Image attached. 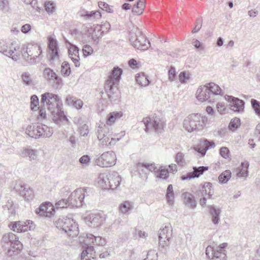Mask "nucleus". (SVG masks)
<instances>
[{"label": "nucleus", "mask_w": 260, "mask_h": 260, "mask_svg": "<svg viewBox=\"0 0 260 260\" xmlns=\"http://www.w3.org/2000/svg\"><path fill=\"white\" fill-rule=\"evenodd\" d=\"M41 105L50 112V117L56 124L69 123L70 121L59 105V99H41Z\"/></svg>", "instance_id": "obj_1"}, {"label": "nucleus", "mask_w": 260, "mask_h": 260, "mask_svg": "<svg viewBox=\"0 0 260 260\" xmlns=\"http://www.w3.org/2000/svg\"><path fill=\"white\" fill-rule=\"evenodd\" d=\"M122 74V70L118 67H115L112 70L111 73L108 76L106 81L105 89L109 98L118 90L121 76Z\"/></svg>", "instance_id": "obj_2"}, {"label": "nucleus", "mask_w": 260, "mask_h": 260, "mask_svg": "<svg viewBox=\"0 0 260 260\" xmlns=\"http://www.w3.org/2000/svg\"><path fill=\"white\" fill-rule=\"evenodd\" d=\"M56 228L63 231L69 237H75L79 234L77 223L69 216H62L55 221Z\"/></svg>", "instance_id": "obj_3"}, {"label": "nucleus", "mask_w": 260, "mask_h": 260, "mask_svg": "<svg viewBox=\"0 0 260 260\" xmlns=\"http://www.w3.org/2000/svg\"><path fill=\"white\" fill-rule=\"evenodd\" d=\"M208 120L206 116H201L199 114H192L185 118L183 121V127L188 132L200 131L203 128Z\"/></svg>", "instance_id": "obj_4"}, {"label": "nucleus", "mask_w": 260, "mask_h": 260, "mask_svg": "<svg viewBox=\"0 0 260 260\" xmlns=\"http://www.w3.org/2000/svg\"><path fill=\"white\" fill-rule=\"evenodd\" d=\"M121 177L116 172L101 174L99 184L104 189H115L120 185Z\"/></svg>", "instance_id": "obj_5"}, {"label": "nucleus", "mask_w": 260, "mask_h": 260, "mask_svg": "<svg viewBox=\"0 0 260 260\" xmlns=\"http://www.w3.org/2000/svg\"><path fill=\"white\" fill-rule=\"evenodd\" d=\"M25 133L29 137L35 139L41 137L49 138L53 133V128L45 124L38 123L34 125H29L26 128Z\"/></svg>", "instance_id": "obj_6"}, {"label": "nucleus", "mask_w": 260, "mask_h": 260, "mask_svg": "<svg viewBox=\"0 0 260 260\" xmlns=\"http://www.w3.org/2000/svg\"><path fill=\"white\" fill-rule=\"evenodd\" d=\"M142 122L145 125V131L148 132L150 130H153L157 133H161L164 132L165 122L162 118L158 116L145 117L143 119Z\"/></svg>", "instance_id": "obj_7"}, {"label": "nucleus", "mask_w": 260, "mask_h": 260, "mask_svg": "<svg viewBox=\"0 0 260 260\" xmlns=\"http://www.w3.org/2000/svg\"><path fill=\"white\" fill-rule=\"evenodd\" d=\"M172 236V229L170 223L166 224L164 227L160 229L158 234L159 248L162 252H166L169 249V242Z\"/></svg>", "instance_id": "obj_8"}, {"label": "nucleus", "mask_w": 260, "mask_h": 260, "mask_svg": "<svg viewBox=\"0 0 260 260\" xmlns=\"http://www.w3.org/2000/svg\"><path fill=\"white\" fill-rule=\"evenodd\" d=\"M19 48V46L15 42L6 43L4 41H0V52L8 57H11L15 61L17 60L20 55L18 50Z\"/></svg>", "instance_id": "obj_9"}, {"label": "nucleus", "mask_w": 260, "mask_h": 260, "mask_svg": "<svg viewBox=\"0 0 260 260\" xmlns=\"http://www.w3.org/2000/svg\"><path fill=\"white\" fill-rule=\"evenodd\" d=\"M97 137L102 146L113 145L119 139L116 140L111 137V133L106 124L100 125L96 129Z\"/></svg>", "instance_id": "obj_10"}, {"label": "nucleus", "mask_w": 260, "mask_h": 260, "mask_svg": "<svg viewBox=\"0 0 260 260\" xmlns=\"http://www.w3.org/2000/svg\"><path fill=\"white\" fill-rule=\"evenodd\" d=\"M227 243H223L216 247L209 246L206 248V254L209 258L212 260H226V251Z\"/></svg>", "instance_id": "obj_11"}, {"label": "nucleus", "mask_w": 260, "mask_h": 260, "mask_svg": "<svg viewBox=\"0 0 260 260\" xmlns=\"http://www.w3.org/2000/svg\"><path fill=\"white\" fill-rule=\"evenodd\" d=\"M116 161V155L112 151L104 152L96 159L95 163L101 167H109L114 165Z\"/></svg>", "instance_id": "obj_12"}, {"label": "nucleus", "mask_w": 260, "mask_h": 260, "mask_svg": "<svg viewBox=\"0 0 260 260\" xmlns=\"http://www.w3.org/2000/svg\"><path fill=\"white\" fill-rule=\"evenodd\" d=\"M85 188H79L73 191L70 197L69 200L72 206L81 207L83 205V200L85 197V192L86 191Z\"/></svg>", "instance_id": "obj_13"}, {"label": "nucleus", "mask_w": 260, "mask_h": 260, "mask_svg": "<svg viewBox=\"0 0 260 260\" xmlns=\"http://www.w3.org/2000/svg\"><path fill=\"white\" fill-rule=\"evenodd\" d=\"M41 47L38 44H28L27 46L23 45L21 53L23 57H28L32 56L39 57L42 54Z\"/></svg>", "instance_id": "obj_14"}, {"label": "nucleus", "mask_w": 260, "mask_h": 260, "mask_svg": "<svg viewBox=\"0 0 260 260\" xmlns=\"http://www.w3.org/2000/svg\"><path fill=\"white\" fill-rule=\"evenodd\" d=\"M12 227V229L17 233H22L27 231L28 230H31L34 229L35 224L32 221L29 220L26 221H18L12 222L9 225Z\"/></svg>", "instance_id": "obj_15"}, {"label": "nucleus", "mask_w": 260, "mask_h": 260, "mask_svg": "<svg viewBox=\"0 0 260 260\" xmlns=\"http://www.w3.org/2000/svg\"><path fill=\"white\" fill-rule=\"evenodd\" d=\"M130 41L135 48L141 50H146L150 46L149 41L141 33H140L139 36H137L135 39L131 38Z\"/></svg>", "instance_id": "obj_16"}, {"label": "nucleus", "mask_w": 260, "mask_h": 260, "mask_svg": "<svg viewBox=\"0 0 260 260\" xmlns=\"http://www.w3.org/2000/svg\"><path fill=\"white\" fill-rule=\"evenodd\" d=\"M2 242L10 244L14 250H20L22 248V244L18 241V238L13 233H8L4 235Z\"/></svg>", "instance_id": "obj_17"}, {"label": "nucleus", "mask_w": 260, "mask_h": 260, "mask_svg": "<svg viewBox=\"0 0 260 260\" xmlns=\"http://www.w3.org/2000/svg\"><path fill=\"white\" fill-rule=\"evenodd\" d=\"M30 108L31 110L37 111L38 110L40 109L39 114L38 115L37 119L39 122H43L47 119V115L45 110V108H44L43 106L40 105L39 101V99H30Z\"/></svg>", "instance_id": "obj_18"}, {"label": "nucleus", "mask_w": 260, "mask_h": 260, "mask_svg": "<svg viewBox=\"0 0 260 260\" xmlns=\"http://www.w3.org/2000/svg\"><path fill=\"white\" fill-rule=\"evenodd\" d=\"M48 47L50 61L52 62L54 60L59 59L58 47L56 40L52 38H49Z\"/></svg>", "instance_id": "obj_19"}, {"label": "nucleus", "mask_w": 260, "mask_h": 260, "mask_svg": "<svg viewBox=\"0 0 260 260\" xmlns=\"http://www.w3.org/2000/svg\"><path fill=\"white\" fill-rule=\"evenodd\" d=\"M55 212V207L50 202H46L42 204L36 210V213L41 216L50 217L53 215Z\"/></svg>", "instance_id": "obj_20"}, {"label": "nucleus", "mask_w": 260, "mask_h": 260, "mask_svg": "<svg viewBox=\"0 0 260 260\" xmlns=\"http://www.w3.org/2000/svg\"><path fill=\"white\" fill-rule=\"evenodd\" d=\"M86 218L88 222V224L93 227L101 225L105 220L104 215L101 213L90 214Z\"/></svg>", "instance_id": "obj_21"}, {"label": "nucleus", "mask_w": 260, "mask_h": 260, "mask_svg": "<svg viewBox=\"0 0 260 260\" xmlns=\"http://www.w3.org/2000/svg\"><path fill=\"white\" fill-rule=\"evenodd\" d=\"M89 243H87L84 241V244L82 245L83 248L81 253V259L85 258V260H94L95 252L94 251V248L92 246H89Z\"/></svg>", "instance_id": "obj_22"}, {"label": "nucleus", "mask_w": 260, "mask_h": 260, "mask_svg": "<svg viewBox=\"0 0 260 260\" xmlns=\"http://www.w3.org/2000/svg\"><path fill=\"white\" fill-rule=\"evenodd\" d=\"M209 91H210V96H220L223 98H235L232 95H228L224 94L223 90L217 84L214 82H209L207 83Z\"/></svg>", "instance_id": "obj_23"}, {"label": "nucleus", "mask_w": 260, "mask_h": 260, "mask_svg": "<svg viewBox=\"0 0 260 260\" xmlns=\"http://www.w3.org/2000/svg\"><path fill=\"white\" fill-rule=\"evenodd\" d=\"M215 146V144L213 142H210L207 139H204L200 141V144L196 147H194L193 149L198 153L201 154L202 156L206 154V151Z\"/></svg>", "instance_id": "obj_24"}, {"label": "nucleus", "mask_w": 260, "mask_h": 260, "mask_svg": "<svg viewBox=\"0 0 260 260\" xmlns=\"http://www.w3.org/2000/svg\"><path fill=\"white\" fill-rule=\"evenodd\" d=\"M230 109L234 112H241L244 108V102L240 99H228Z\"/></svg>", "instance_id": "obj_25"}, {"label": "nucleus", "mask_w": 260, "mask_h": 260, "mask_svg": "<svg viewBox=\"0 0 260 260\" xmlns=\"http://www.w3.org/2000/svg\"><path fill=\"white\" fill-rule=\"evenodd\" d=\"M208 167L201 166L199 167H194L193 171L192 173H188L186 176L182 177V180L191 179L194 178H198L202 175L205 171L208 170Z\"/></svg>", "instance_id": "obj_26"}, {"label": "nucleus", "mask_w": 260, "mask_h": 260, "mask_svg": "<svg viewBox=\"0 0 260 260\" xmlns=\"http://www.w3.org/2000/svg\"><path fill=\"white\" fill-rule=\"evenodd\" d=\"M69 56L74 63L76 67L80 66L79 48L74 45H71L68 50Z\"/></svg>", "instance_id": "obj_27"}, {"label": "nucleus", "mask_w": 260, "mask_h": 260, "mask_svg": "<svg viewBox=\"0 0 260 260\" xmlns=\"http://www.w3.org/2000/svg\"><path fill=\"white\" fill-rule=\"evenodd\" d=\"M78 14L80 16L83 17L86 20L98 19L101 17V14L99 11H88L84 9H81L78 12Z\"/></svg>", "instance_id": "obj_28"}, {"label": "nucleus", "mask_w": 260, "mask_h": 260, "mask_svg": "<svg viewBox=\"0 0 260 260\" xmlns=\"http://www.w3.org/2000/svg\"><path fill=\"white\" fill-rule=\"evenodd\" d=\"M89 37H91L92 40L98 44L100 38L103 36L104 31L102 30L100 27L96 26L94 28H90L88 30Z\"/></svg>", "instance_id": "obj_29"}, {"label": "nucleus", "mask_w": 260, "mask_h": 260, "mask_svg": "<svg viewBox=\"0 0 260 260\" xmlns=\"http://www.w3.org/2000/svg\"><path fill=\"white\" fill-rule=\"evenodd\" d=\"M209 214L211 216V220L214 224H218L220 221V215L221 210L219 208H216L213 205L208 206Z\"/></svg>", "instance_id": "obj_30"}, {"label": "nucleus", "mask_w": 260, "mask_h": 260, "mask_svg": "<svg viewBox=\"0 0 260 260\" xmlns=\"http://www.w3.org/2000/svg\"><path fill=\"white\" fill-rule=\"evenodd\" d=\"M18 190L24 197L25 200L28 202H30L34 198V192L30 187L27 188L25 185H21L20 188L18 189Z\"/></svg>", "instance_id": "obj_31"}, {"label": "nucleus", "mask_w": 260, "mask_h": 260, "mask_svg": "<svg viewBox=\"0 0 260 260\" xmlns=\"http://www.w3.org/2000/svg\"><path fill=\"white\" fill-rule=\"evenodd\" d=\"M182 197L186 206L192 208L196 207L197 202L193 194L188 192H185L182 193Z\"/></svg>", "instance_id": "obj_32"}, {"label": "nucleus", "mask_w": 260, "mask_h": 260, "mask_svg": "<svg viewBox=\"0 0 260 260\" xmlns=\"http://www.w3.org/2000/svg\"><path fill=\"white\" fill-rule=\"evenodd\" d=\"M44 74L50 80H54L56 81V85L58 86L62 83V79L58 76L51 69L46 68L44 70Z\"/></svg>", "instance_id": "obj_33"}, {"label": "nucleus", "mask_w": 260, "mask_h": 260, "mask_svg": "<svg viewBox=\"0 0 260 260\" xmlns=\"http://www.w3.org/2000/svg\"><path fill=\"white\" fill-rule=\"evenodd\" d=\"M37 151L31 148H23L20 155L23 157H28L30 161L36 160L37 158Z\"/></svg>", "instance_id": "obj_34"}, {"label": "nucleus", "mask_w": 260, "mask_h": 260, "mask_svg": "<svg viewBox=\"0 0 260 260\" xmlns=\"http://www.w3.org/2000/svg\"><path fill=\"white\" fill-rule=\"evenodd\" d=\"M85 242L89 243L95 244L98 245L105 244V240L101 237H95L92 234H87L85 238Z\"/></svg>", "instance_id": "obj_35"}, {"label": "nucleus", "mask_w": 260, "mask_h": 260, "mask_svg": "<svg viewBox=\"0 0 260 260\" xmlns=\"http://www.w3.org/2000/svg\"><path fill=\"white\" fill-rule=\"evenodd\" d=\"M207 83L204 85H200L196 93V98H210Z\"/></svg>", "instance_id": "obj_36"}, {"label": "nucleus", "mask_w": 260, "mask_h": 260, "mask_svg": "<svg viewBox=\"0 0 260 260\" xmlns=\"http://www.w3.org/2000/svg\"><path fill=\"white\" fill-rule=\"evenodd\" d=\"M146 0H138L132 9V12L137 15L143 13L145 8Z\"/></svg>", "instance_id": "obj_37"}, {"label": "nucleus", "mask_w": 260, "mask_h": 260, "mask_svg": "<svg viewBox=\"0 0 260 260\" xmlns=\"http://www.w3.org/2000/svg\"><path fill=\"white\" fill-rule=\"evenodd\" d=\"M122 116L121 112H113L107 116L106 124L109 125L113 124L117 120Z\"/></svg>", "instance_id": "obj_38"}, {"label": "nucleus", "mask_w": 260, "mask_h": 260, "mask_svg": "<svg viewBox=\"0 0 260 260\" xmlns=\"http://www.w3.org/2000/svg\"><path fill=\"white\" fill-rule=\"evenodd\" d=\"M248 167V162H242L241 166L237 169V176L239 177L247 176Z\"/></svg>", "instance_id": "obj_39"}, {"label": "nucleus", "mask_w": 260, "mask_h": 260, "mask_svg": "<svg viewBox=\"0 0 260 260\" xmlns=\"http://www.w3.org/2000/svg\"><path fill=\"white\" fill-rule=\"evenodd\" d=\"M136 80L137 83L141 86H147L150 83L148 77L144 73L137 74Z\"/></svg>", "instance_id": "obj_40"}, {"label": "nucleus", "mask_w": 260, "mask_h": 260, "mask_svg": "<svg viewBox=\"0 0 260 260\" xmlns=\"http://www.w3.org/2000/svg\"><path fill=\"white\" fill-rule=\"evenodd\" d=\"M166 198L167 200L168 203L170 205H173L174 203V192L173 191V188L172 184L168 185L167 191Z\"/></svg>", "instance_id": "obj_41"}, {"label": "nucleus", "mask_w": 260, "mask_h": 260, "mask_svg": "<svg viewBox=\"0 0 260 260\" xmlns=\"http://www.w3.org/2000/svg\"><path fill=\"white\" fill-rule=\"evenodd\" d=\"M133 206L132 204L128 201H125L120 204L119 207V211L124 214L129 213L133 209Z\"/></svg>", "instance_id": "obj_42"}, {"label": "nucleus", "mask_w": 260, "mask_h": 260, "mask_svg": "<svg viewBox=\"0 0 260 260\" xmlns=\"http://www.w3.org/2000/svg\"><path fill=\"white\" fill-rule=\"evenodd\" d=\"M231 177V172L230 170H225L218 177L219 182L222 184L226 183Z\"/></svg>", "instance_id": "obj_43"}, {"label": "nucleus", "mask_w": 260, "mask_h": 260, "mask_svg": "<svg viewBox=\"0 0 260 260\" xmlns=\"http://www.w3.org/2000/svg\"><path fill=\"white\" fill-rule=\"evenodd\" d=\"M66 101L69 104L72 105L77 109H80L83 106V102L80 99H66Z\"/></svg>", "instance_id": "obj_44"}, {"label": "nucleus", "mask_w": 260, "mask_h": 260, "mask_svg": "<svg viewBox=\"0 0 260 260\" xmlns=\"http://www.w3.org/2000/svg\"><path fill=\"white\" fill-rule=\"evenodd\" d=\"M61 73L64 76H69L71 74V68L67 61H63L61 66Z\"/></svg>", "instance_id": "obj_45"}, {"label": "nucleus", "mask_w": 260, "mask_h": 260, "mask_svg": "<svg viewBox=\"0 0 260 260\" xmlns=\"http://www.w3.org/2000/svg\"><path fill=\"white\" fill-rule=\"evenodd\" d=\"M169 170L165 168L157 169L156 171V176L157 178L162 179H167L168 177Z\"/></svg>", "instance_id": "obj_46"}, {"label": "nucleus", "mask_w": 260, "mask_h": 260, "mask_svg": "<svg viewBox=\"0 0 260 260\" xmlns=\"http://www.w3.org/2000/svg\"><path fill=\"white\" fill-rule=\"evenodd\" d=\"M240 125V120L238 118H235L232 119L229 125V128L230 130L234 131Z\"/></svg>", "instance_id": "obj_47"}, {"label": "nucleus", "mask_w": 260, "mask_h": 260, "mask_svg": "<svg viewBox=\"0 0 260 260\" xmlns=\"http://www.w3.org/2000/svg\"><path fill=\"white\" fill-rule=\"evenodd\" d=\"M137 166L138 169L145 168L151 172L154 171L155 173L157 169L156 167L155 166V165L153 164H148L139 162L137 164Z\"/></svg>", "instance_id": "obj_48"}, {"label": "nucleus", "mask_w": 260, "mask_h": 260, "mask_svg": "<svg viewBox=\"0 0 260 260\" xmlns=\"http://www.w3.org/2000/svg\"><path fill=\"white\" fill-rule=\"evenodd\" d=\"M251 103L252 107L254 110L255 114L258 116L260 117V102L254 99H252Z\"/></svg>", "instance_id": "obj_49"}, {"label": "nucleus", "mask_w": 260, "mask_h": 260, "mask_svg": "<svg viewBox=\"0 0 260 260\" xmlns=\"http://www.w3.org/2000/svg\"><path fill=\"white\" fill-rule=\"evenodd\" d=\"M3 208L6 212H8L11 215H14L15 213L14 206L12 204V202L9 201H8L6 205L3 206Z\"/></svg>", "instance_id": "obj_50"}, {"label": "nucleus", "mask_w": 260, "mask_h": 260, "mask_svg": "<svg viewBox=\"0 0 260 260\" xmlns=\"http://www.w3.org/2000/svg\"><path fill=\"white\" fill-rule=\"evenodd\" d=\"M190 78L189 75L185 71L180 72L179 75V80L182 84L186 83L187 81L190 80Z\"/></svg>", "instance_id": "obj_51"}, {"label": "nucleus", "mask_w": 260, "mask_h": 260, "mask_svg": "<svg viewBox=\"0 0 260 260\" xmlns=\"http://www.w3.org/2000/svg\"><path fill=\"white\" fill-rule=\"evenodd\" d=\"M21 78L24 84L30 85L32 84V80L28 73H23L21 75Z\"/></svg>", "instance_id": "obj_52"}, {"label": "nucleus", "mask_w": 260, "mask_h": 260, "mask_svg": "<svg viewBox=\"0 0 260 260\" xmlns=\"http://www.w3.org/2000/svg\"><path fill=\"white\" fill-rule=\"evenodd\" d=\"M70 204L69 199L68 200L61 199L55 203V207L56 208H67Z\"/></svg>", "instance_id": "obj_53"}, {"label": "nucleus", "mask_w": 260, "mask_h": 260, "mask_svg": "<svg viewBox=\"0 0 260 260\" xmlns=\"http://www.w3.org/2000/svg\"><path fill=\"white\" fill-rule=\"evenodd\" d=\"M99 7L108 13H112L113 12V6H110L105 2H99Z\"/></svg>", "instance_id": "obj_54"}, {"label": "nucleus", "mask_w": 260, "mask_h": 260, "mask_svg": "<svg viewBox=\"0 0 260 260\" xmlns=\"http://www.w3.org/2000/svg\"><path fill=\"white\" fill-rule=\"evenodd\" d=\"M79 131L81 136H87L89 132L88 126L86 124H81L79 127Z\"/></svg>", "instance_id": "obj_55"}, {"label": "nucleus", "mask_w": 260, "mask_h": 260, "mask_svg": "<svg viewBox=\"0 0 260 260\" xmlns=\"http://www.w3.org/2000/svg\"><path fill=\"white\" fill-rule=\"evenodd\" d=\"M39 57L32 56L28 57H23L25 61L29 65H34L39 62Z\"/></svg>", "instance_id": "obj_56"}, {"label": "nucleus", "mask_w": 260, "mask_h": 260, "mask_svg": "<svg viewBox=\"0 0 260 260\" xmlns=\"http://www.w3.org/2000/svg\"><path fill=\"white\" fill-rule=\"evenodd\" d=\"M79 161L83 167H86L90 162V158L87 155H84L80 158Z\"/></svg>", "instance_id": "obj_57"}, {"label": "nucleus", "mask_w": 260, "mask_h": 260, "mask_svg": "<svg viewBox=\"0 0 260 260\" xmlns=\"http://www.w3.org/2000/svg\"><path fill=\"white\" fill-rule=\"evenodd\" d=\"M169 79L171 81H174L176 77V72L175 68L171 66L168 71Z\"/></svg>", "instance_id": "obj_58"}, {"label": "nucleus", "mask_w": 260, "mask_h": 260, "mask_svg": "<svg viewBox=\"0 0 260 260\" xmlns=\"http://www.w3.org/2000/svg\"><path fill=\"white\" fill-rule=\"evenodd\" d=\"M83 53L85 56L91 55L93 52L92 48L88 45H85L83 47Z\"/></svg>", "instance_id": "obj_59"}, {"label": "nucleus", "mask_w": 260, "mask_h": 260, "mask_svg": "<svg viewBox=\"0 0 260 260\" xmlns=\"http://www.w3.org/2000/svg\"><path fill=\"white\" fill-rule=\"evenodd\" d=\"M0 9L4 12L8 11L9 3L8 0H0Z\"/></svg>", "instance_id": "obj_60"}, {"label": "nucleus", "mask_w": 260, "mask_h": 260, "mask_svg": "<svg viewBox=\"0 0 260 260\" xmlns=\"http://www.w3.org/2000/svg\"><path fill=\"white\" fill-rule=\"evenodd\" d=\"M220 154L224 158H228L230 156V151L227 147H222L220 149Z\"/></svg>", "instance_id": "obj_61"}, {"label": "nucleus", "mask_w": 260, "mask_h": 260, "mask_svg": "<svg viewBox=\"0 0 260 260\" xmlns=\"http://www.w3.org/2000/svg\"><path fill=\"white\" fill-rule=\"evenodd\" d=\"M212 183L210 182H205L204 184V188H207L208 189H209V191L207 193V195L208 196L209 198H211L214 193L213 189L212 188Z\"/></svg>", "instance_id": "obj_62"}, {"label": "nucleus", "mask_w": 260, "mask_h": 260, "mask_svg": "<svg viewBox=\"0 0 260 260\" xmlns=\"http://www.w3.org/2000/svg\"><path fill=\"white\" fill-rule=\"evenodd\" d=\"M45 10L48 13H52L54 11L55 9V7L54 6V4L52 2H47L45 4Z\"/></svg>", "instance_id": "obj_63"}, {"label": "nucleus", "mask_w": 260, "mask_h": 260, "mask_svg": "<svg viewBox=\"0 0 260 260\" xmlns=\"http://www.w3.org/2000/svg\"><path fill=\"white\" fill-rule=\"evenodd\" d=\"M184 154L181 152H178L176 154L175 157V161L178 164H182L183 163Z\"/></svg>", "instance_id": "obj_64"}]
</instances>
